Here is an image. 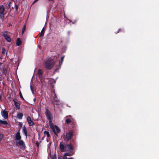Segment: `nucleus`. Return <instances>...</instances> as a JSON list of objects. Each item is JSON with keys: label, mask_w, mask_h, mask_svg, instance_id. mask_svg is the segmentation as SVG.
Wrapping results in <instances>:
<instances>
[{"label": "nucleus", "mask_w": 159, "mask_h": 159, "mask_svg": "<svg viewBox=\"0 0 159 159\" xmlns=\"http://www.w3.org/2000/svg\"><path fill=\"white\" fill-rule=\"evenodd\" d=\"M59 148L61 152H72L74 150V147L72 144L70 143H65L63 142L60 143Z\"/></svg>", "instance_id": "1"}, {"label": "nucleus", "mask_w": 159, "mask_h": 159, "mask_svg": "<svg viewBox=\"0 0 159 159\" xmlns=\"http://www.w3.org/2000/svg\"><path fill=\"white\" fill-rule=\"evenodd\" d=\"M45 113L47 119L49 120V124L52 130L54 133L55 134H56V133L54 129V125L52 122L53 119L52 114L48 108L46 109Z\"/></svg>", "instance_id": "2"}, {"label": "nucleus", "mask_w": 159, "mask_h": 159, "mask_svg": "<svg viewBox=\"0 0 159 159\" xmlns=\"http://www.w3.org/2000/svg\"><path fill=\"white\" fill-rule=\"evenodd\" d=\"M55 63V61L51 58H49L43 61L44 67L46 69L48 70L51 69L54 66Z\"/></svg>", "instance_id": "3"}, {"label": "nucleus", "mask_w": 159, "mask_h": 159, "mask_svg": "<svg viewBox=\"0 0 159 159\" xmlns=\"http://www.w3.org/2000/svg\"><path fill=\"white\" fill-rule=\"evenodd\" d=\"M74 131L73 130H70L68 132L66 133V134L64 135L62 137L64 140L66 142L70 140L73 137L74 134Z\"/></svg>", "instance_id": "4"}, {"label": "nucleus", "mask_w": 159, "mask_h": 159, "mask_svg": "<svg viewBox=\"0 0 159 159\" xmlns=\"http://www.w3.org/2000/svg\"><path fill=\"white\" fill-rule=\"evenodd\" d=\"M68 117H69L70 118H67L66 120V123L67 124H69V123H71V124L72 125L73 127L74 128H75L76 125L74 123V119L71 117V116L70 115L67 116L66 117V118Z\"/></svg>", "instance_id": "5"}, {"label": "nucleus", "mask_w": 159, "mask_h": 159, "mask_svg": "<svg viewBox=\"0 0 159 159\" xmlns=\"http://www.w3.org/2000/svg\"><path fill=\"white\" fill-rule=\"evenodd\" d=\"M7 32L5 31L4 33H3L2 36L4 37L5 39L8 42H10L11 41V39L9 36L7 34Z\"/></svg>", "instance_id": "6"}, {"label": "nucleus", "mask_w": 159, "mask_h": 159, "mask_svg": "<svg viewBox=\"0 0 159 159\" xmlns=\"http://www.w3.org/2000/svg\"><path fill=\"white\" fill-rule=\"evenodd\" d=\"M26 119L29 126H33L35 125L33 121L31 120V117L30 116H28Z\"/></svg>", "instance_id": "7"}, {"label": "nucleus", "mask_w": 159, "mask_h": 159, "mask_svg": "<svg viewBox=\"0 0 159 159\" xmlns=\"http://www.w3.org/2000/svg\"><path fill=\"white\" fill-rule=\"evenodd\" d=\"M1 114L2 116L5 118H7L8 116V114L7 111L2 109V110Z\"/></svg>", "instance_id": "8"}, {"label": "nucleus", "mask_w": 159, "mask_h": 159, "mask_svg": "<svg viewBox=\"0 0 159 159\" xmlns=\"http://www.w3.org/2000/svg\"><path fill=\"white\" fill-rule=\"evenodd\" d=\"M74 153V152H73V150H72V152H69V153L66 152L64 154V158H65V159H67L66 156H71L73 155Z\"/></svg>", "instance_id": "9"}, {"label": "nucleus", "mask_w": 159, "mask_h": 159, "mask_svg": "<svg viewBox=\"0 0 159 159\" xmlns=\"http://www.w3.org/2000/svg\"><path fill=\"white\" fill-rule=\"evenodd\" d=\"M4 7H2V11H1V13H0V19L1 20L2 22L3 21L4 19V16L3 15V13H4Z\"/></svg>", "instance_id": "10"}, {"label": "nucleus", "mask_w": 159, "mask_h": 159, "mask_svg": "<svg viewBox=\"0 0 159 159\" xmlns=\"http://www.w3.org/2000/svg\"><path fill=\"white\" fill-rule=\"evenodd\" d=\"M43 73V72L41 69H39L38 70L37 74L39 79L42 78Z\"/></svg>", "instance_id": "11"}, {"label": "nucleus", "mask_w": 159, "mask_h": 159, "mask_svg": "<svg viewBox=\"0 0 159 159\" xmlns=\"http://www.w3.org/2000/svg\"><path fill=\"white\" fill-rule=\"evenodd\" d=\"M15 138L16 140H20L21 139V137L20 135V134L19 131L16 133Z\"/></svg>", "instance_id": "12"}, {"label": "nucleus", "mask_w": 159, "mask_h": 159, "mask_svg": "<svg viewBox=\"0 0 159 159\" xmlns=\"http://www.w3.org/2000/svg\"><path fill=\"white\" fill-rule=\"evenodd\" d=\"M13 101H14V105L18 109H19L20 108V104L18 103L17 102H16L15 100V99H13Z\"/></svg>", "instance_id": "13"}, {"label": "nucleus", "mask_w": 159, "mask_h": 159, "mask_svg": "<svg viewBox=\"0 0 159 159\" xmlns=\"http://www.w3.org/2000/svg\"><path fill=\"white\" fill-rule=\"evenodd\" d=\"M54 129L55 130V131L56 133V134H57V133H59L60 132V129L58 128V126H57L56 125H54Z\"/></svg>", "instance_id": "14"}, {"label": "nucleus", "mask_w": 159, "mask_h": 159, "mask_svg": "<svg viewBox=\"0 0 159 159\" xmlns=\"http://www.w3.org/2000/svg\"><path fill=\"white\" fill-rule=\"evenodd\" d=\"M23 132L24 133L25 135L27 137V130L25 126L23 127Z\"/></svg>", "instance_id": "15"}, {"label": "nucleus", "mask_w": 159, "mask_h": 159, "mask_svg": "<svg viewBox=\"0 0 159 159\" xmlns=\"http://www.w3.org/2000/svg\"><path fill=\"white\" fill-rule=\"evenodd\" d=\"M45 31V30L44 28L43 27L41 31V32L39 33V36L40 37H43L44 36Z\"/></svg>", "instance_id": "16"}, {"label": "nucleus", "mask_w": 159, "mask_h": 159, "mask_svg": "<svg viewBox=\"0 0 159 159\" xmlns=\"http://www.w3.org/2000/svg\"><path fill=\"white\" fill-rule=\"evenodd\" d=\"M16 45L17 46H20L21 45L22 42L20 40V38H17L16 40Z\"/></svg>", "instance_id": "17"}, {"label": "nucleus", "mask_w": 159, "mask_h": 159, "mask_svg": "<svg viewBox=\"0 0 159 159\" xmlns=\"http://www.w3.org/2000/svg\"><path fill=\"white\" fill-rule=\"evenodd\" d=\"M23 114L22 113H18L17 114V117L19 119L22 118Z\"/></svg>", "instance_id": "18"}, {"label": "nucleus", "mask_w": 159, "mask_h": 159, "mask_svg": "<svg viewBox=\"0 0 159 159\" xmlns=\"http://www.w3.org/2000/svg\"><path fill=\"white\" fill-rule=\"evenodd\" d=\"M64 56H63L61 57V61L59 62V67L58 68V69H59V68H61V65L63 61V60H64Z\"/></svg>", "instance_id": "19"}, {"label": "nucleus", "mask_w": 159, "mask_h": 159, "mask_svg": "<svg viewBox=\"0 0 159 159\" xmlns=\"http://www.w3.org/2000/svg\"><path fill=\"white\" fill-rule=\"evenodd\" d=\"M19 140V141L17 143V144L18 143L19 145L20 146H23L24 145V146H25V145L23 140Z\"/></svg>", "instance_id": "20"}, {"label": "nucleus", "mask_w": 159, "mask_h": 159, "mask_svg": "<svg viewBox=\"0 0 159 159\" xmlns=\"http://www.w3.org/2000/svg\"><path fill=\"white\" fill-rule=\"evenodd\" d=\"M7 68L6 67H3V71L2 72V74L5 75H6Z\"/></svg>", "instance_id": "21"}, {"label": "nucleus", "mask_w": 159, "mask_h": 159, "mask_svg": "<svg viewBox=\"0 0 159 159\" xmlns=\"http://www.w3.org/2000/svg\"><path fill=\"white\" fill-rule=\"evenodd\" d=\"M0 123L5 125H7L8 124V123L7 121L2 120H0Z\"/></svg>", "instance_id": "22"}, {"label": "nucleus", "mask_w": 159, "mask_h": 159, "mask_svg": "<svg viewBox=\"0 0 159 159\" xmlns=\"http://www.w3.org/2000/svg\"><path fill=\"white\" fill-rule=\"evenodd\" d=\"M44 134L45 135H47V137L48 138H49L50 136L49 132L48 131H44Z\"/></svg>", "instance_id": "23"}, {"label": "nucleus", "mask_w": 159, "mask_h": 159, "mask_svg": "<svg viewBox=\"0 0 159 159\" xmlns=\"http://www.w3.org/2000/svg\"><path fill=\"white\" fill-rule=\"evenodd\" d=\"M26 28V25H24L23 26L22 30V34H23L25 31V29Z\"/></svg>", "instance_id": "24"}, {"label": "nucleus", "mask_w": 159, "mask_h": 159, "mask_svg": "<svg viewBox=\"0 0 159 159\" xmlns=\"http://www.w3.org/2000/svg\"><path fill=\"white\" fill-rule=\"evenodd\" d=\"M54 102H56V105L58 104V103H59L58 101L57 100H55V99H54V101H52V103L53 105L55 104V103Z\"/></svg>", "instance_id": "25"}, {"label": "nucleus", "mask_w": 159, "mask_h": 159, "mask_svg": "<svg viewBox=\"0 0 159 159\" xmlns=\"http://www.w3.org/2000/svg\"><path fill=\"white\" fill-rule=\"evenodd\" d=\"M6 52V50L4 48H2V54L5 55Z\"/></svg>", "instance_id": "26"}, {"label": "nucleus", "mask_w": 159, "mask_h": 159, "mask_svg": "<svg viewBox=\"0 0 159 159\" xmlns=\"http://www.w3.org/2000/svg\"><path fill=\"white\" fill-rule=\"evenodd\" d=\"M15 7L16 9V11H17L18 8V5L16 4H15Z\"/></svg>", "instance_id": "27"}, {"label": "nucleus", "mask_w": 159, "mask_h": 159, "mask_svg": "<svg viewBox=\"0 0 159 159\" xmlns=\"http://www.w3.org/2000/svg\"><path fill=\"white\" fill-rule=\"evenodd\" d=\"M19 95H20V97L22 99H23V100H24V98L23 97V96L22 95V93L20 91V92H19Z\"/></svg>", "instance_id": "28"}, {"label": "nucleus", "mask_w": 159, "mask_h": 159, "mask_svg": "<svg viewBox=\"0 0 159 159\" xmlns=\"http://www.w3.org/2000/svg\"><path fill=\"white\" fill-rule=\"evenodd\" d=\"M3 137V134H0V141H1Z\"/></svg>", "instance_id": "29"}, {"label": "nucleus", "mask_w": 159, "mask_h": 159, "mask_svg": "<svg viewBox=\"0 0 159 159\" xmlns=\"http://www.w3.org/2000/svg\"><path fill=\"white\" fill-rule=\"evenodd\" d=\"M30 89H31V90L32 92L33 93L34 92V87H33L32 85H30Z\"/></svg>", "instance_id": "30"}, {"label": "nucleus", "mask_w": 159, "mask_h": 159, "mask_svg": "<svg viewBox=\"0 0 159 159\" xmlns=\"http://www.w3.org/2000/svg\"><path fill=\"white\" fill-rule=\"evenodd\" d=\"M121 29H118V31H117L115 32L116 34H117L119 32H120L121 31Z\"/></svg>", "instance_id": "31"}, {"label": "nucleus", "mask_w": 159, "mask_h": 159, "mask_svg": "<svg viewBox=\"0 0 159 159\" xmlns=\"http://www.w3.org/2000/svg\"><path fill=\"white\" fill-rule=\"evenodd\" d=\"M121 29H118V31H117L115 32L116 34H117L119 32H120L121 31Z\"/></svg>", "instance_id": "32"}, {"label": "nucleus", "mask_w": 159, "mask_h": 159, "mask_svg": "<svg viewBox=\"0 0 159 159\" xmlns=\"http://www.w3.org/2000/svg\"><path fill=\"white\" fill-rule=\"evenodd\" d=\"M54 98H56L57 97V96L56 95V93H55V94H54Z\"/></svg>", "instance_id": "33"}, {"label": "nucleus", "mask_w": 159, "mask_h": 159, "mask_svg": "<svg viewBox=\"0 0 159 159\" xmlns=\"http://www.w3.org/2000/svg\"><path fill=\"white\" fill-rule=\"evenodd\" d=\"M38 0H35L34 1V2H33V4H34V3H36V2H37Z\"/></svg>", "instance_id": "34"}, {"label": "nucleus", "mask_w": 159, "mask_h": 159, "mask_svg": "<svg viewBox=\"0 0 159 159\" xmlns=\"http://www.w3.org/2000/svg\"><path fill=\"white\" fill-rule=\"evenodd\" d=\"M36 145L37 146H39V143L38 142H37L36 143Z\"/></svg>", "instance_id": "35"}, {"label": "nucleus", "mask_w": 159, "mask_h": 159, "mask_svg": "<svg viewBox=\"0 0 159 159\" xmlns=\"http://www.w3.org/2000/svg\"><path fill=\"white\" fill-rule=\"evenodd\" d=\"M2 7H3V6H2V8H1V7H0V13H1V10H2Z\"/></svg>", "instance_id": "36"}, {"label": "nucleus", "mask_w": 159, "mask_h": 159, "mask_svg": "<svg viewBox=\"0 0 159 159\" xmlns=\"http://www.w3.org/2000/svg\"><path fill=\"white\" fill-rule=\"evenodd\" d=\"M34 100V102H35V101H36V98H34V100Z\"/></svg>", "instance_id": "37"}, {"label": "nucleus", "mask_w": 159, "mask_h": 159, "mask_svg": "<svg viewBox=\"0 0 159 159\" xmlns=\"http://www.w3.org/2000/svg\"><path fill=\"white\" fill-rule=\"evenodd\" d=\"M1 98H2L1 96L0 95V101H2Z\"/></svg>", "instance_id": "38"}, {"label": "nucleus", "mask_w": 159, "mask_h": 159, "mask_svg": "<svg viewBox=\"0 0 159 159\" xmlns=\"http://www.w3.org/2000/svg\"><path fill=\"white\" fill-rule=\"evenodd\" d=\"M22 125V124L21 123H20V126H21Z\"/></svg>", "instance_id": "39"}, {"label": "nucleus", "mask_w": 159, "mask_h": 159, "mask_svg": "<svg viewBox=\"0 0 159 159\" xmlns=\"http://www.w3.org/2000/svg\"><path fill=\"white\" fill-rule=\"evenodd\" d=\"M68 159H73L72 157H70L68 158Z\"/></svg>", "instance_id": "40"}, {"label": "nucleus", "mask_w": 159, "mask_h": 159, "mask_svg": "<svg viewBox=\"0 0 159 159\" xmlns=\"http://www.w3.org/2000/svg\"><path fill=\"white\" fill-rule=\"evenodd\" d=\"M10 3H9V4L8 5V7H10Z\"/></svg>", "instance_id": "41"}, {"label": "nucleus", "mask_w": 159, "mask_h": 159, "mask_svg": "<svg viewBox=\"0 0 159 159\" xmlns=\"http://www.w3.org/2000/svg\"><path fill=\"white\" fill-rule=\"evenodd\" d=\"M48 0L49 1H52L53 0Z\"/></svg>", "instance_id": "42"}, {"label": "nucleus", "mask_w": 159, "mask_h": 159, "mask_svg": "<svg viewBox=\"0 0 159 159\" xmlns=\"http://www.w3.org/2000/svg\"><path fill=\"white\" fill-rule=\"evenodd\" d=\"M2 64V63H0V66H1V65Z\"/></svg>", "instance_id": "43"}, {"label": "nucleus", "mask_w": 159, "mask_h": 159, "mask_svg": "<svg viewBox=\"0 0 159 159\" xmlns=\"http://www.w3.org/2000/svg\"><path fill=\"white\" fill-rule=\"evenodd\" d=\"M52 159H54L53 158H52Z\"/></svg>", "instance_id": "44"}]
</instances>
